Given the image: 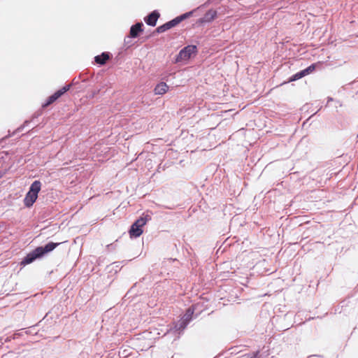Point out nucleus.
Segmentation results:
<instances>
[{"instance_id":"nucleus-1","label":"nucleus","mask_w":358,"mask_h":358,"mask_svg":"<svg viewBox=\"0 0 358 358\" xmlns=\"http://www.w3.org/2000/svg\"><path fill=\"white\" fill-rule=\"evenodd\" d=\"M59 243L50 242L47 243L44 247H38L22 259L21 264L23 265L29 264L33 262L37 258L43 257L45 254L52 251Z\"/></svg>"},{"instance_id":"nucleus-2","label":"nucleus","mask_w":358,"mask_h":358,"mask_svg":"<svg viewBox=\"0 0 358 358\" xmlns=\"http://www.w3.org/2000/svg\"><path fill=\"white\" fill-rule=\"evenodd\" d=\"M41 189V182L35 180L30 186L29 192L24 199V204L26 207H31L38 198V194Z\"/></svg>"},{"instance_id":"nucleus-3","label":"nucleus","mask_w":358,"mask_h":358,"mask_svg":"<svg viewBox=\"0 0 358 358\" xmlns=\"http://www.w3.org/2000/svg\"><path fill=\"white\" fill-rule=\"evenodd\" d=\"M151 219L150 216L146 215L138 219L131 227L129 234L131 237H138L143 233L142 227Z\"/></svg>"},{"instance_id":"nucleus-4","label":"nucleus","mask_w":358,"mask_h":358,"mask_svg":"<svg viewBox=\"0 0 358 358\" xmlns=\"http://www.w3.org/2000/svg\"><path fill=\"white\" fill-rule=\"evenodd\" d=\"M196 47L195 45H187L182 49L178 53L176 58L177 62L188 59L192 54L196 52Z\"/></svg>"},{"instance_id":"nucleus-5","label":"nucleus","mask_w":358,"mask_h":358,"mask_svg":"<svg viewBox=\"0 0 358 358\" xmlns=\"http://www.w3.org/2000/svg\"><path fill=\"white\" fill-rule=\"evenodd\" d=\"M193 313H194V310L192 309L191 308H189L187 310V312L185 314L182 320L180 322V323L178 324H176L175 326L176 331H182L186 327L187 324L192 319V315Z\"/></svg>"},{"instance_id":"nucleus-6","label":"nucleus","mask_w":358,"mask_h":358,"mask_svg":"<svg viewBox=\"0 0 358 358\" xmlns=\"http://www.w3.org/2000/svg\"><path fill=\"white\" fill-rule=\"evenodd\" d=\"M70 89V85H66L63 87L59 90L55 92L52 95H51L47 102L43 105V107L48 106L50 104L52 103L54 101H55L57 99H59L62 94H64L66 92H67Z\"/></svg>"},{"instance_id":"nucleus-7","label":"nucleus","mask_w":358,"mask_h":358,"mask_svg":"<svg viewBox=\"0 0 358 358\" xmlns=\"http://www.w3.org/2000/svg\"><path fill=\"white\" fill-rule=\"evenodd\" d=\"M70 89V85H66L63 87L59 90L55 92L52 95H51L47 102L43 105V107L48 106L50 104L52 103L54 101H55L57 99H59L62 94H64L66 92H67Z\"/></svg>"},{"instance_id":"nucleus-8","label":"nucleus","mask_w":358,"mask_h":358,"mask_svg":"<svg viewBox=\"0 0 358 358\" xmlns=\"http://www.w3.org/2000/svg\"><path fill=\"white\" fill-rule=\"evenodd\" d=\"M159 17V13L155 10L148 15L145 18V22L150 26H155L158 18Z\"/></svg>"},{"instance_id":"nucleus-9","label":"nucleus","mask_w":358,"mask_h":358,"mask_svg":"<svg viewBox=\"0 0 358 358\" xmlns=\"http://www.w3.org/2000/svg\"><path fill=\"white\" fill-rule=\"evenodd\" d=\"M143 26L142 22H138L133 25L130 29V36L136 38L138 36L139 33L143 31L142 27Z\"/></svg>"},{"instance_id":"nucleus-10","label":"nucleus","mask_w":358,"mask_h":358,"mask_svg":"<svg viewBox=\"0 0 358 358\" xmlns=\"http://www.w3.org/2000/svg\"><path fill=\"white\" fill-rule=\"evenodd\" d=\"M217 17V11L214 10H209L204 15L202 21L204 22H210L214 20Z\"/></svg>"},{"instance_id":"nucleus-11","label":"nucleus","mask_w":358,"mask_h":358,"mask_svg":"<svg viewBox=\"0 0 358 358\" xmlns=\"http://www.w3.org/2000/svg\"><path fill=\"white\" fill-rule=\"evenodd\" d=\"M169 89L168 85L165 83H159L155 88V94L162 95L165 94Z\"/></svg>"},{"instance_id":"nucleus-12","label":"nucleus","mask_w":358,"mask_h":358,"mask_svg":"<svg viewBox=\"0 0 358 358\" xmlns=\"http://www.w3.org/2000/svg\"><path fill=\"white\" fill-rule=\"evenodd\" d=\"M108 59V54L106 52H103L101 55L95 57V62L99 64H104Z\"/></svg>"},{"instance_id":"nucleus-13","label":"nucleus","mask_w":358,"mask_h":358,"mask_svg":"<svg viewBox=\"0 0 358 358\" xmlns=\"http://www.w3.org/2000/svg\"><path fill=\"white\" fill-rule=\"evenodd\" d=\"M170 29L167 22L158 27L157 29H156V31L157 33H163L167 30Z\"/></svg>"},{"instance_id":"nucleus-14","label":"nucleus","mask_w":358,"mask_h":358,"mask_svg":"<svg viewBox=\"0 0 358 358\" xmlns=\"http://www.w3.org/2000/svg\"><path fill=\"white\" fill-rule=\"evenodd\" d=\"M306 74L305 73H303V71H301L300 72H298L297 73L294 74L293 76H292V78L291 79V80H299L301 78H303V76H305Z\"/></svg>"},{"instance_id":"nucleus-15","label":"nucleus","mask_w":358,"mask_h":358,"mask_svg":"<svg viewBox=\"0 0 358 358\" xmlns=\"http://www.w3.org/2000/svg\"><path fill=\"white\" fill-rule=\"evenodd\" d=\"M315 69V65L312 64L309 66L308 68L303 69V73H305L306 76L309 74L310 73L313 72Z\"/></svg>"},{"instance_id":"nucleus-16","label":"nucleus","mask_w":358,"mask_h":358,"mask_svg":"<svg viewBox=\"0 0 358 358\" xmlns=\"http://www.w3.org/2000/svg\"><path fill=\"white\" fill-rule=\"evenodd\" d=\"M192 11L188 12V13H184V14L180 15L179 18L180 19V21L182 22L185 19L190 17L192 15Z\"/></svg>"},{"instance_id":"nucleus-17","label":"nucleus","mask_w":358,"mask_h":358,"mask_svg":"<svg viewBox=\"0 0 358 358\" xmlns=\"http://www.w3.org/2000/svg\"><path fill=\"white\" fill-rule=\"evenodd\" d=\"M171 22H172V24L174 25V26H176L177 24H178L180 22H181L180 21V19L179 18V16L176 17L175 19L171 20Z\"/></svg>"},{"instance_id":"nucleus-18","label":"nucleus","mask_w":358,"mask_h":358,"mask_svg":"<svg viewBox=\"0 0 358 358\" xmlns=\"http://www.w3.org/2000/svg\"><path fill=\"white\" fill-rule=\"evenodd\" d=\"M167 24H168V25H169V28H170V29H171V28H172V27H175V26L172 24V22H171V21L168 22H167Z\"/></svg>"},{"instance_id":"nucleus-19","label":"nucleus","mask_w":358,"mask_h":358,"mask_svg":"<svg viewBox=\"0 0 358 358\" xmlns=\"http://www.w3.org/2000/svg\"><path fill=\"white\" fill-rule=\"evenodd\" d=\"M254 358H257V355H255V356H254Z\"/></svg>"}]
</instances>
